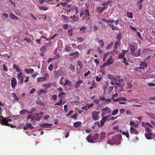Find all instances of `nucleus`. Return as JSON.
<instances>
[{"label": "nucleus", "mask_w": 155, "mask_h": 155, "mask_svg": "<svg viewBox=\"0 0 155 155\" xmlns=\"http://www.w3.org/2000/svg\"><path fill=\"white\" fill-rule=\"evenodd\" d=\"M37 104L40 105H44L42 101L40 100L38 101L37 102Z\"/></svg>", "instance_id": "bf43d9fd"}, {"label": "nucleus", "mask_w": 155, "mask_h": 155, "mask_svg": "<svg viewBox=\"0 0 155 155\" xmlns=\"http://www.w3.org/2000/svg\"><path fill=\"white\" fill-rule=\"evenodd\" d=\"M122 134L123 135H125L127 137L129 138V134L128 132H122Z\"/></svg>", "instance_id": "5fc2aeb1"}, {"label": "nucleus", "mask_w": 155, "mask_h": 155, "mask_svg": "<svg viewBox=\"0 0 155 155\" xmlns=\"http://www.w3.org/2000/svg\"><path fill=\"white\" fill-rule=\"evenodd\" d=\"M106 137V133L104 132H102L101 133L99 139L100 140H102L105 138Z\"/></svg>", "instance_id": "dca6fc26"}, {"label": "nucleus", "mask_w": 155, "mask_h": 155, "mask_svg": "<svg viewBox=\"0 0 155 155\" xmlns=\"http://www.w3.org/2000/svg\"><path fill=\"white\" fill-rule=\"evenodd\" d=\"M108 26L111 27V29L112 30H118L119 29L116 26H115L114 24L108 23Z\"/></svg>", "instance_id": "4be33fe9"}, {"label": "nucleus", "mask_w": 155, "mask_h": 155, "mask_svg": "<svg viewBox=\"0 0 155 155\" xmlns=\"http://www.w3.org/2000/svg\"><path fill=\"white\" fill-rule=\"evenodd\" d=\"M83 16V20L85 19L88 20L90 18V14L88 9L87 8H82L80 12V17Z\"/></svg>", "instance_id": "f03ea898"}, {"label": "nucleus", "mask_w": 155, "mask_h": 155, "mask_svg": "<svg viewBox=\"0 0 155 155\" xmlns=\"http://www.w3.org/2000/svg\"><path fill=\"white\" fill-rule=\"evenodd\" d=\"M65 50L66 51L69 52L71 51V48L70 47L66 46L65 48Z\"/></svg>", "instance_id": "ea45409f"}, {"label": "nucleus", "mask_w": 155, "mask_h": 155, "mask_svg": "<svg viewBox=\"0 0 155 155\" xmlns=\"http://www.w3.org/2000/svg\"><path fill=\"white\" fill-rule=\"evenodd\" d=\"M43 114V112H41L39 113H35L32 115L31 120L32 121L36 120L39 121L42 117Z\"/></svg>", "instance_id": "7ed1b4c3"}, {"label": "nucleus", "mask_w": 155, "mask_h": 155, "mask_svg": "<svg viewBox=\"0 0 155 155\" xmlns=\"http://www.w3.org/2000/svg\"><path fill=\"white\" fill-rule=\"evenodd\" d=\"M69 68H70L71 69V70L72 72L75 71V67L74 65H72L70 64V67H69Z\"/></svg>", "instance_id": "603ef678"}, {"label": "nucleus", "mask_w": 155, "mask_h": 155, "mask_svg": "<svg viewBox=\"0 0 155 155\" xmlns=\"http://www.w3.org/2000/svg\"><path fill=\"white\" fill-rule=\"evenodd\" d=\"M122 140V135L121 134L115 135L112 137L111 139L107 141V144L110 145L116 144L118 145L121 143V141Z\"/></svg>", "instance_id": "f257e3e1"}, {"label": "nucleus", "mask_w": 155, "mask_h": 155, "mask_svg": "<svg viewBox=\"0 0 155 155\" xmlns=\"http://www.w3.org/2000/svg\"><path fill=\"white\" fill-rule=\"evenodd\" d=\"M133 14L131 12H127V17L129 18H133Z\"/></svg>", "instance_id": "473e14b6"}, {"label": "nucleus", "mask_w": 155, "mask_h": 155, "mask_svg": "<svg viewBox=\"0 0 155 155\" xmlns=\"http://www.w3.org/2000/svg\"><path fill=\"white\" fill-rule=\"evenodd\" d=\"M98 114L97 113V112L96 111L92 112V118L95 120H97L98 119Z\"/></svg>", "instance_id": "6e6552de"}, {"label": "nucleus", "mask_w": 155, "mask_h": 155, "mask_svg": "<svg viewBox=\"0 0 155 155\" xmlns=\"http://www.w3.org/2000/svg\"><path fill=\"white\" fill-rule=\"evenodd\" d=\"M102 21H103L107 23H111V24H113L114 22V20L113 19H110L109 20H106L105 19H103L102 20Z\"/></svg>", "instance_id": "a878e982"}, {"label": "nucleus", "mask_w": 155, "mask_h": 155, "mask_svg": "<svg viewBox=\"0 0 155 155\" xmlns=\"http://www.w3.org/2000/svg\"><path fill=\"white\" fill-rule=\"evenodd\" d=\"M115 84L117 85V86H118L120 88H121V89H120L119 90V92L121 91L123 89V87H124V84H120L118 82H116L115 83Z\"/></svg>", "instance_id": "a211bd4d"}, {"label": "nucleus", "mask_w": 155, "mask_h": 155, "mask_svg": "<svg viewBox=\"0 0 155 155\" xmlns=\"http://www.w3.org/2000/svg\"><path fill=\"white\" fill-rule=\"evenodd\" d=\"M97 85L95 84L94 82H92V83L91 84V87H90V89H92L93 88H94Z\"/></svg>", "instance_id": "09e8293b"}, {"label": "nucleus", "mask_w": 155, "mask_h": 155, "mask_svg": "<svg viewBox=\"0 0 155 155\" xmlns=\"http://www.w3.org/2000/svg\"><path fill=\"white\" fill-rule=\"evenodd\" d=\"M77 64L81 68L82 67L83 64L80 61H77Z\"/></svg>", "instance_id": "e2e57ef3"}, {"label": "nucleus", "mask_w": 155, "mask_h": 155, "mask_svg": "<svg viewBox=\"0 0 155 155\" xmlns=\"http://www.w3.org/2000/svg\"><path fill=\"white\" fill-rule=\"evenodd\" d=\"M118 112V109H116L114 110L112 112L111 115L114 116Z\"/></svg>", "instance_id": "4c0bfd02"}, {"label": "nucleus", "mask_w": 155, "mask_h": 155, "mask_svg": "<svg viewBox=\"0 0 155 155\" xmlns=\"http://www.w3.org/2000/svg\"><path fill=\"white\" fill-rule=\"evenodd\" d=\"M65 95V94L64 92H61L58 95V97L60 98H61Z\"/></svg>", "instance_id": "680f3d73"}, {"label": "nucleus", "mask_w": 155, "mask_h": 155, "mask_svg": "<svg viewBox=\"0 0 155 155\" xmlns=\"http://www.w3.org/2000/svg\"><path fill=\"white\" fill-rule=\"evenodd\" d=\"M39 9L40 10L47 11L49 9L48 7L43 5L41 6H38Z\"/></svg>", "instance_id": "5701e85b"}, {"label": "nucleus", "mask_w": 155, "mask_h": 155, "mask_svg": "<svg viewBox=\"0 0 155 155\" xmlns=\"http://www.w3.org/2000/svg\"><path fill=\"white\" fill-rule=\"evenodd\" d=\"M130 133L131 134H138L137 131L134 129V128L132 127H131L130 128Z\"/></svg>", "instance_id": "6ab92c4d"}, {"label": "nucleus", "mask_w": 155, "mask_h": 155, "mask_svg": "<svg viewBox=\"0 0 155 155\" xmlns=\"http://www.w3.org/2000/svg\"><path fill=\"white\" fill-rule=\"evenodd\" d=\"M101 115L104 116L106 114H110L111 112V110L108 107H105L103 108L101 110Z\"/></svg>", "instance_id": "39448f33"}, {"label": "nucleus", "mask_w": 155, "mask_h": 155, "mask_svg": "<svg viewBox=\"0 0 155 155\" xmlns=\"http://www.w3.org/2000/svg\"><path fill=\"white\" fill-rule=\"evenodd\" d=\"M140 67L138 68L139 69H144L145 68H147V64L145 61L144 60L143 61L141 62L140 64Z\"/></svg>", "instance_id": "0eeeda50"}, {"label": "nucleus", "mask_w": 155, "mask_h": 155, "mask_svg": "<svg viewBox=\"0 0 155 155\" xmlns=\"http://www.w3.org/2000/svg\"><path fill=\"white\" fill-rule=\"evenodd\" d=\"M122 60L123 61H122L125 64L126 66H127L129 65V63L126 61V57H124Z\"/></svg>", "instance_id": "e433bc0d"}, {"label": "nucleus", "mask_w": 155, "mask_h": 155, "mask_svg": "<svg viewBox=\"0 0 155 155\" xmlns=\"http://www.w3.org/2000/svg\"><path fill=\"white\" fill-rule=\"evenodd\" d=\"M47 92V90H43L42 89H41L40 91L38 92V94L39 95H40L42 94V93H46Z\"/></svg>", "instance_id": "f704fd0d"}, {"label": "nucleus", "mask_w": 155, "mask_h": 155, "mask_svg": "<svg viewBox=\"0 0 155 155\" xmlns=\"http://www.w3.org/2000/svg\"><path fill=\"white\" fill-rule=\"evenodd\" d=\"M62 18L65 20L67 21L68 19V17H67L65 15H62Z\"/></svg>", "instance_id": "69168bd1"}, {"label": "nucleus", "mask_w": 155, "mask_h": 155, "mask_svg": "<svg viewBox=\"0 0 155 155\" xmlns=\"http://www.w3.org/2000/svg\"><path fill=\"white\" fill-rule=\"evenodd\" d=\"M113 86H110L107 89V91L108 93H110L111 92L113 89Z\"/></svg>", "instance_id": "a18cd8bd"}, {"label": "nucleus", "mask_w": 155, "mask_h": 155, "mask_svg": "<svg viewBox=\"0 0 155 155\" xmlns=\"http://www.w3.org/2000/svg\"><path fill=\"white\" fill-rule=\"evenodd\" d=\"M77 39L79 43H81L84 40V39L83 37L77 38Z\"/></svg>", "instance_id": "8fccbe9b"}, {"label": "nucleus", "mask_w": 155, "mask_h": 155, "mask_svg": "<svg viewBox=\"0 0 155 155\" xmlns=\"http://www.w3.org/2000/svg\"><path fill=\"white\" fill-rule=\"evenodd\" d=\"M62 99L61 98L60 99L59 101L57 102L56 104H54V105H55L60 106L61 105V104H62Z\"/></svg>", "instance_id": "79ce46f5"}, {"label": "nucleus", "mask_w": 155, "mask_h": 155, "mask_svg": "<svg viewBox=\"0 0 155 155\" xmlns=\"http://www.w3.org/2000/svg\"><path fill=\"white\" fill-rule=\"evenodd\" d=\"M120 41H117L115 43V44L114 45V48L115 49H116L120 45Z\"/></svg>", "instance_id": "7c9ffc66"}, {"label": "nucleus", "mask_w": 155, "mask_h": 155, "mask_svg": "<svg viewBox=\"0 0 155 155\" xmlns=\"http://www.w3.org/2000/svg\"><path fill=\"white\" fill-rule=\"evenodd\" d=\"M124 53H121L118 55V58L119 59L123 58L124 56Z\"/></svg>", "instance_id": "052dcab7"}, {"label": "nucleus", "mask_w": 155, "mask_h": 155, "mask_svg": "<svg viewBox=\"0 0 155 155\" xmlns=\"http://www.w3.org/2000/svg\"><path fill=\"white\" fill-rule=\"evenodd\" d=\"M99 43L101 44L99 45L102 48L104 47V43L103 40L102 39H101L99 41Z\"/></svg>", "instance_id": "c9c22d12"}, {"label": "nucleus", "mask_w": 155, "mask_h": 155, "mask_svg": "<svg viewBox=\"0 0 155 155\" xmlns=\"http://www.w3.org/2000/svg\"><path fill=\"white\" fill-rule=\"evenodd\" d=\"M140 52L141 50L140 49H139L138 50L137 53H135L134 54V55L136 56H138L140 55Z\"/></svg>", "instance_id": "864d4df0"}, {"label": "nucleus", "mask_w": 155, "mask_h": 155, "mask_svg": "<svg viewBox=\"0 0 155 155\" xmlns=\"http://www.w3.org/2000/svg\"><path fill=\"white\" fill-rule=\"evenodd\" d=\"M99 137V134L98 133H96L94 135L93 137V139L95 140H97L98 139Z\"/></svg>", "instance_id": "c03bdc74"}, {"label": "nucleus", "mask_w": 155, "mask_h": 155, "mask_svg": "<svg viewBox=\"0 0 155 155\" xmlns=\"http://www.w3.org/2000/svg\"><path fill=\"white\" fill-rule=\"evenodd\" d=\"M22 72H20L18 74L17 78L19 80V82L21 84H22L24 82V76L22 75Z\"/></svg>", "instance_id": "423d86ee"}, {"label": "nucleus", "mask_w": 155, "mask_h": 155, "mask_svg": "<svg viewBox=\"0 0 155 155\" xmlns=\"http://www.w3.org/2000/svg\"><path fill=\"white\" fill-rule=\"evenodd\" d=\"M114 62V60L112 58V56H110L107 61V65L112 64Z\"/></svg>", "instance_id": "4468645a"}, {"label": "nucleus", "mask_w": 155, "mask_h": 155, "mask_svg": "<svg viewBox=\"0 0 155 155\" xmlns=\"http://www.w3.org/2000/svg\"><path fill=\"white\" fill-rule=\"evenodd\" d=\"M107 78L110 80H116V78L112 75L110 74H108L107 75Z\"/></svg>", "instance_id": "bb28decb"}, {"label": "nucleus", "mask_w": 155, "mask_h": 155, "mask_svg": "<svg viewBox=\"0 0 155 155\" xmlns=\"http://www.w3.org/2000/svg\"><path fill=\"white\" fill-rule=\"evenodd\" d=\"M10 17L13 20H18V18L14 14L11 13L9 14Z\"/></svg>", "instance_id": "b1692460"}, {"label": "nucleus", "mask_w": 155, "mask_h": 155, "mask_svg": "<svg viewBox=\"0 0 155 155\" xmlns=\"http://www.w3.org/2000/svg\"><path fill=\"white\" fill-rule=\"evenodd\" d=\"M65 83H64V86H65L67 85L69 86L71 85V83L70 81L68 80H65Z\"/></svg>", "instance_id": "2f4dec72"}, {"label": "nucleus", "mask_w": 155, "mask_h": 155, "mask_svg": "<svg viewBox=\"0 0 155 155\" xmlns=\"http://www.w3.org/2000/svg\"><path fill=\"white\" fill-rule=\"evenodd\" d=\"M51 84H43L42 86L43 87H45V89H48L51 86Z\"/></svg>", "instance_id": "c756f323"}, {"label": "nucleus", "mask_w": 155, "mask_h": 155, "mask_svg": "<svg viewBox=\"0 0 155 155\" xmlns=\"http://www.w3.org/2000/svg\"><path fill=\"white\" fill-rule=\"evenodd\" d=\"M24 71L26 72L27 74H29L30 73L32 74L34 72V69H29L25 68L24 70Z\"/></svg>", "instance_id": "f3484780"}, {"label": "nucleus", "mask_w": 155, "mask_h": 155, "mask_svg": "<svg viewBox=\"0 0 155 155\" xmlns=\"http://www.w3.org/2000/svg\"><path fill=\"white\" fill-rule=\"evenodd\" d=\"M48 74H45V77H40L38 78L37 79V81L38 82H41V81H45L46 79V77L47 76V75H48Z\"/></svg>", "instance_id": "ddd939ff"}, {"label": "nucleus", "mask_w": 155, "mask_h": 155, "mask_svg": "<svg viewBox=\"0 0 155 155\" xmlns=\"http://www.w3.org/2000/svg\"><path fill=\"white\" fill-rule=\"evenodd\" d=\"M113 42H111L110 44H109L106 47V50H108L110 49L113 46Z\"/></svg>", "instance_id": "a19ab883"}, {"label": "nucleus", "mask_w": 155, "mask_h": 155, "mask_svg": "<svg viewBox=\"0 0 155 155\" xmlns=\"http://www.w3.org/2000/svg\"><path fill=\"white\" fill-rule=\"evenodd\" d=\"M40 51L42 52H45L46 51V48L45 46H43L40 49Z\"/></svg>", "instance_id": "37998d69"}, {"label": "nucleus", "mask_w": 155, "mask_h": 155, "mask_svg": "<svg viewBox=\"0 0 155 155\" xmlns=\"http://www.w3.org/2000/svg\"><path fill=\"white\" fill-rule=\"evenodd\" d=\"M70 18L71 19V22L72 23L77 22L79 20V18L75 15L71 17Z\"/></svg>", "instance_id": "1a4fd4ad"}, {"label": "nucleus", "mask_w": 155, "mask_h": 155, "mask_svg": "<svg viewBox=\"0 0 155 155\" xmlns=\"http://www.w3.org/2000/svg\"><path fill=\"white\" fill-rule=\"evenodd\" d=\"M130 47V51L133 54L135 51L134 46L133 45H131Z\"/></svg>", "instance_id": "49530a36"}, {"label": "nucleus", "mask_w": 155, "mask_h": 155, "mask_svg": "<svg viewBox=\"0 0 155 155\" xmlns=\"http://www.w3.org/2000/svg\"><path fill=\"white\" fill-rule=\"evenodd\" d=\"M144 1V0H139L137 2V4L140 10H141L142 8V3Z\"/></svg>", "instance_id": "f8f14e48"}, {"label": "nucleus", "mask_w": 155, "mask_h": 155, "mask_svg": "<svg viewBox=\"0 0 155 155\" xmlns=\"http://www.w3.org/2000/svg\"><path fill=\"white\" fill-rule=\"evenodd\" d=\"M86 139L88 142L91 143L94 142L93 137L90 135H89L87 137Z\"/></svg>", "instance_id": "9b49d317"}, {"label": "nucleus", "mask_w": 155, "mask_h": 155, "mask_svg": "<svg viewBox=\"0 0 155 155\" xmlns=\"http://www.w3.org/2000/svg\"><path fill=\"white\" fill-rule=\"evenodd\" d=\"M60 75V73L58 71H55L54 73L55 77L56 78H58Z\"/></svg>", "instance_id": "de8ad7c7"}, {"label": "nucleus", "mask_w": 155, "mask_h": 155, "mask_svg": "<svg viewBox=\"0 0 155 155\" xmlns=\"http://www.w3.org/2000/svg\"><path fill=\"white\" fill-rule=\"evenodd\" d=\"M81 122H76L74 123V126L75 127L77 128L81 126Z\"/></svg>", "instance_id": "393cba45"}, {"label": "nucleus", "mask_w": 155, "mask_h": 155, "mask_svg": "<svg viewBox=\"0 0 155 155\" xmlns=\"http://www.w3.org/2000/svg\"><path fill=\"white\" fill-rule=\"evenodd\" d=\"M109 53H107L105 54L104 55V56L103 58V61L104 62L106 60V58H108V57H109Z\"/></svg>", "instance_id": "72a5a7b5"}, {"label": "nucleus", "mask_w": 155, "mask_h": 155, "mask_svg": "<svg viewBox=\"0 0 155 155\" xmlns=\"http://www.w3.org/2000/svg\"><path fill=\"white\" fill-rule=\"evenodd\" d=\"M145 135L147 139L150 140L152 139V133L151 132H148L147 133H145Z\"/></svg>", "instance_id": "2eb2a0df"}, {"label": "nucleus", "mask_w": 155, "mask_h": 155, "mask_svg": "<svg viewBox=\"0 0 155 155\" xmlns=\"http://www.w3.org/2000/svg\"><path fill=\"white\" fill-rule=\"evenodd\" d=\"M17 81L15 78L12 79L11 81V86L12 88H14L17 84Z\"/></svg>", "instance_id": "9d476101"}, {"label": "nucleus", "mask_w": 155, "mask_h": 155, "mask_svg": "<svg viewBox=\"0 0 155 155\" xmlns=\"http://www.w3.org/2000/svg\"><path fill=\"white\" fill-rule=\"evenodd\" d=\"M101 8H102V7H101H101L98 6L97 8V10L100 13H101L102 12Z\"/></svg>", "instance_id": "338daca9"}, {"label": "nucleus", "mask_w": 155, "mask_h": 155, "mask_svg": "<svg viewBox=\"0 0 155 155\" xmlns=\"http://www.w3.org/2000/svg\"><path fill=\"white\" fill-rule=\"evenodd\" d=\"M105 121L103 119H102V120H101V121H100V123H101L100 127H102L104 125V123L105 122Z\"/></svg>", "instance_id": "0e129e2a"}, {"label": "nucleus", "mask_w": 155, "mask_h": 155, "mask_svg": "<svg viewBox=\"0 0 155 155\" xmlns=\"http://www.w3.org/2000/svg\"><path fill=\"white\" fill-rule=\"evenodd\" d=\"M82 82V81L79 80V81H77L76 83L75 87L76 88L78 87Z\"/></svg>", "instance_id": "cd10ccee"}, {"label": "nucleus", "mask_w": 155, "mask_h": 155, "mask_svg": "<svg viewBox=\"0 0 155 155\" xmlns=\"http://www.w3.org/2000/svg\"><path fill=\"white\" fill-rule=\"evenodd\" d=\"M4 118L2 119V120H0V122H2V124L9 127H14L15 126H13V125L9 124L8 123L9 121H12L11 119H8V118Z\"/></svg>", "instance_id": "20e7f679"}, {"label": "nucleus", "mask_w": 155, "mask_h": 155, "mask_svg": "<svg viewBox=\"0 0 155 155\" xmlns=\"http://www.w3.org/2000/svg\"><path fill=\"white\" fill-rule=\"evenodd\" d=\"M13 67L15 68L18 72H20L21 71V69L19 66H17L15 64H14Z\"/></svg>", "instance_id": "c85d7f7f"}, {"label": "nucleus", "mask_w": 155, "mask_h": 155, "mask_svg": "<svg viewBox=\"0 0 155 155\" xmlns=\"http://www.w3.org/2000/svg\"><path fill=\"white\" fill-rule=\"evenodd\" d=\"M79 53L78 51H75L74 52L70 53L69 54V55L70 56H74V58H75L76 57H78L79 55Z\"/></svg>", "instance_id": "412c9836"}, {"label": "nucleus", "mask_w": 155, "mask_h": 155, "mask_svg": "<svg viewBox=\"0 0 155 155\" xmlns=\"http://www.w3.org/2000/svg\"><path fill=\"white\" fill-rule=\"evenodd\" d=\"M74 9L75 11V14L78 15V8L77 7H75L74 8Z\"/></svg>", "instance_id": "4d7b16f0"}, {"label": "nucleus", "mask_w": 155, "mask_h": 155, "mask_svg": "<svg viewBox=\"0 0 155 155\" xmlns=\"http://www.w3.org/2000/svg\"><path fill=\"white\" fill-rule=\"evenodd\" d=\"M72 31L73 30L72 29H71L68 31V33L69 36H72L73 34Z\"/></svg>", "instance_id": "13d9d810"}, {"label": "nucleus", "mask_w": 155, "mask_h": 155, "mask_svg": "<svg viewBox=\"0 0 155 155\" xmlns=\"http://www.w3.org/2000/svg\"><path fill=\"white\" fill-rule=\"evenodd\" d=\"M26 125H27V127L28 128H29L31 129H32L34 128V127L32 126L31 124V123H27Z\"/></svg>", "instance_id": "58836bf2"}, {"label": "nucleus", "mask_w": 155, "mask_h": 155, "mask_svg": "<svg viewBox=\"0 0 155 155\" xmlns=\"http://www.w3.org/2000/svg\"><path fill=\"white\" fill-rule=\"evenodd\" d=\"M110 117V115H107L103 117L102 118L105 121L107 120Z\"/></svg>", "instance_id": "6e6d98bb"}, {"label": "nucleus", "mask_w": 155, "mask_h": 155, "mask_svg": "<svg viewBox=\"0 0 155 155\" xmlns=\"http://www.w3.org/2000/svg\"><path fill=\"white\" fill-rule=\"evenodd\" d=\"M121 37L122 36L121 34V33L120 32L119 33L117 36V39L118 40L120 41V40L121 39Z\"/></svg>", "instance_id": "3c124183"}, {"label": "nucleus", "mask_w": 155, "mask_h": 155, "mask_svg": "<svg viewBox=\"0 0 155 155\" xmlns=\"http://www.w3.org/2000/svg\"><path fill=\"white\" fill-rule=\"evenodd\" d=\"M147 84L149 86L153 87L155 86V84L151 82L148 83Z\"/></svg>", "instance_id": "774afa93"}, {"label": "nucleus", "mask_w": 155, "mask_h": 155, "mask_svg": "<svg viewBox=\"0 0 155 155\" xmlns=\"http://www.w3.org/2000/svg\"><path fill=\"white\" fill-rule=\"evenodd\" d=\"M52 125L51 124H49L48 123H44L41 124L40 126L41 127L48 128L50 127Z\"/></svg>", "instance_id": "aec40b11"}]
</instances>
